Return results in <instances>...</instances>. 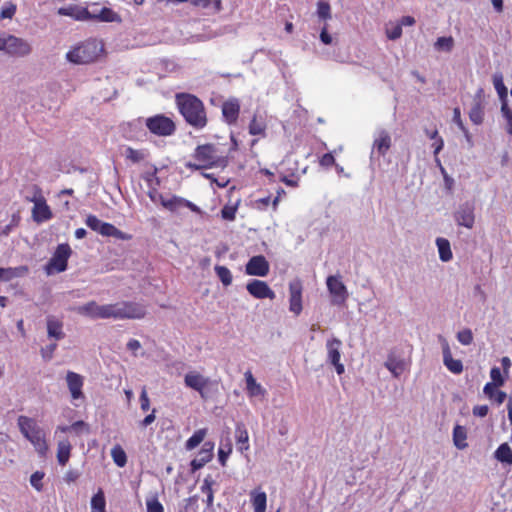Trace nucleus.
Listing matches in <instances>:
<instances>
[{
  "instance_id": "obj_1",
  "label": "nucleus",
  "mask_w": 512,
  "mask_h": 512,
  "mask_svg": "<svg viewBox=\"0 0 512 512\" xmlns=\"http://www.w3.org/2000/svg\"><path fill=\"white\" fill-rule=\"evenodd\" d=\"M175 104L187 125L196 130H202L207 126V109L199 97L186 92L176 93Z\"/></svg>"
},
{
  "instance_id": "obj_2",
  "label": "nucleus",
  "mask_w": 512,
  "mask_h": 512,
  "mask_svg": "<svg viewBox=\"0 0 512 512\" xmlns=\"http://www.w3.org/2000/svg\"><path fill=\"white\" fill-rule=\"evenodd\" d=\"M193 162H188L186 167L191 170L211 168H224L228 164L227 156L223 155L219 147L212 143L198 145L192 154Z\"/></svg>"
},
{
  "instance_id": "obj_3",
  "label": "nucleus",
  "mask_w": 512,
  "mask_h": 512,
  "mask_svg": "<svg viewBox=\"0 0 512 512\" xmlns=\"http://www.w3.org/2000/svg\"><path fill=\"white\" fill-rule=\"evenodd\" d=\"M17 424L22 435L32 444L39 456L45 457L49 451L46 433L36 420L21 415L17 419Z\"/></svg>"
},
{
  "instance_id": "obj_4",
  "label": "nucleus",
  "mask_w": 512,
  "mask_h": 512,
  "mask_svg": "<svg viewBox=\"0 0 512 512\" xmlns=\"http://www.w3.org/2000/svg\"><path fill=\"white\" fill-rule=\"evenodd\" d=\"M102 314V319H142L146 315V309L139 303L131 301H121L116 303L104 304Z\"/></svg>"
},
{
  "instance_id": "obj_5",
  "label": "nucleus",
  "mask_w": 512,
  "mask_h": 512,
  "mask_svg": "<svg viewBox=\"0 0 512 512\" xmlns=\"http://www.w3.org/2000/svg\"><path fill=\"white\" fill-rule=\"evenodd\" d=\"M104 52V45L97 39H88L66 54L68 61L74 64H88L96 61Z\"/></svg>"
},
{
  "instance_id": "obj_6",
  "label": "nucleus",
  "mask_w": 512,
  "mask_h": 512,
  "mask_svg": "<svg viewBox=\"0 0 512 512\" xmlns=\"http://www.w3.org/2000/svg\"><path fill=\"white\" fill-rule=\"evenodd\" d=\"M159 201L161 205L166 208L167 210L176 213L181 216L192 214L194 215L193 218H191V221H200L203 219V212L202 210L193 204L192 202L179 197V196H159Z\"/></svg>"
},
{
  "instance_id": "obj_7",
  "label": "nucleus",
  "mask_w": 512,
  "mask_h": 512,
  "mask_svg": "<svg viewBox=\"0 0 512 512\" xmlns=\"http://www.w3.org/2000/svg\"><path fill=\"white\" fill-rule=\"evenodd\" d=\"M145 126L151 134L159 137L171 136L176 131L174 120L164 114H156L146 118Z\"/></svg>"
},
{
  "instance_id": "obj_8",
  "label": "nucleus",
  "mask_w": 512,
  "mask_h": 512,
  "mask_svg": "<svg viewBox=\"0 0 512 512\" xmlns=\"http://www.w3.org/2000/svg\"><path fill=\"white\" fill-rule=\"evenodd\" d=\"M30 44L14 35L0 34V51L16 57H24L31 52Z\"/></svg>"
},
{
  "instance_id": "obj_9",
  "label": "nucleus",
  "mask_w": 512,
  "mask_h": 512,
  "mask_svg": "<svg viewBox=\"0 0 512 512\" xmlns=\"http://www.w3.org/2000/svg\"><path fill=\"white\" fill-rule=\"evenodd\" d=\"M28 200L33 203V207L31 209L33 221L36 223H43L52 219V210L48 205L41 188L36 187L33 196L28 198Z\"/></svg>"
},
{
  "instance_id": "obj_10",
  "label": "nucleus",
  "mask_w": 512,
  "mask_h": 512,
  "mask_svg": "<svg viewBox=\"0 0 512 512\" xmlns=\"http://www.w3.org/2000/svg\"><path fill=\"white\" fill-rule=\"evenodd\" d=\"M71 248L68 244H60L57 246L53 256L45 265V272L47 275H53L63 272L67 269V262L71 256Z\"/></svg>"
},
{
  "instance_id": "obj_11",
  "label": "nucleus",
  "mask_w": 512,
  "mask_h": 512,
  "mask_svg": "<svg viewBox=\"0 0 512 512\" xmlns=\"http://www.w3.org/2000/svg\"><path fill=\"white\" fill-rule=\"evenodd\" d=\"M327 289L331 295L333 305H342L348 298V290L340 275H330L326 279Z\"/></svg>"
},
{
  "instance_id": "obj_12",
  "label": "nucleus",
  "mask_w": 512,
  "mask_h": 512,
  "mask_svg": "<svg viewBox=\"0 0 512 512\" xmlns=\"http://www.w3.org/2000/svg\"><path fill=\"white\" fill-rule=\"evenodd\" d=\"M87 20L97 22H121L120 15L111 8L101 6L99 3H91L87 7Z\"/></svg>"
},
{
  "instance_id": "obj_13",
  "label": "nucleus",
  "mask_w": 512,
  "mask_h": 512,
  "mask_svg": "<svg viewBox=\"0 0 512 512\" xmlns=\"http://www.w3.org/2000/svg\"><path fill=\"white\" fill-rule=\"evenodd\" d=\"M341 347L342 341L336 337H332L326 342L327 360L331 365L335 367L338 375L343 374L345 371L344 365L340 361Z\"/></svg>"
},
{
  "instance_id": "obj_14",
  "label": "nucleus",
  "mask_w": 512,
  "mask_h": 512,
  "mask_svg": "<svg viewBox=\"0 0 512 512\" xmlns=\"http://www.w3.org/2000/svg\"><path fill=\"white\" fill-rule=\"evenodd\" d=\"M302 309V283L294 280L289 284V310L298 316Z\"/></svg>"
},
{
  "instance_id": "obj_15",
  "label": "nucleus",
  "mask_w": 512,
  "mask_h": 512,
  "mask_svg": "<svg viewBox=\"0 0 512 512\" xmlns=\"http://www.w3.org/2000/svg\"><path fill=\"white\" fill-rule=\"evenodd\" d=\"M247 291L257 299H274L275 293L268 284L261 280H252L246 285Z\"/></svg>"
},
{
  "instance_id": "obj_16",
  "label": "nucleus",
  "mask_w": 512,
  "mask_h": 512,
  "mask_svg": "<svg viewBox=\"0 0 512 512\" xmlns=\"http://www.w3.org/2000/svg\"><path fill=\"white\" fill-rule=\"evenodd\" d=\"M246 273L252 276L265 277L269 273V263L264 256H253L246 264Z\"/></svg>"
},
{
  "instance_id": "obj_17",
  "label": "nucleus",
  "mask_w": 512,
  "mask_h": 512,
  "mask_svg": "<svg viewBox=\"0 0 512 512\" xmlns=\"http://www.w3.org/2000/svg\"><path fill=\"white\" fill-rule=\"evenodd\" d=\"M66 383L73 400L84 398V394L82 392L84 385L83 376L76 372L68 371L66 374Z\"/></svg>"
},
{
  "instance_id": "obj_18",
  "label": "nucleus",
  "mask_w": 512,
  "mask_h": 512,
  "mask_svg": "<svg viewBox=\"0 0 512 512\" xmlns=\"http://www.w3.org/2000/svg\"><path fill=\"white\" fill-rule=\"evenodd\" d=\"M439 340L442 344V352H443V362L447 369L454 373L460 374L463 371V364L461 360L454 359L451 354L450 346L447 340L443 337H439Z\"/></svg>"
},
{
  "instance_id": "obj_19",
  "label": "nucleus",
  "mask_w": 512,
  "mask_h": 512,
  "mask_svg": "<svg viewBox=\"0 0 512 512\" xmlns=\"http://www.w3.org/2000/svg\"><path fill=\"white\" fill-rule=\"evenodd\" d=\"M222 116L228 125L237 123L240 114V102L237 98H231L225 101L221 107Z\"/></svg>"
},
{
  "instance_id": "obj_20",
  "label": "nucleus",
  "mask_w": 512,
  "mask_h": 512,
  "mask_svg": "<svg viewBox=\"0 0 512 512\" xmlns=\"http://www.w3.org/2000/svg\"><path fill=\"white\" fill-rule=\"evenodd\" d=\"M184 383L187 387L196 390L204 397V389L209 384V378L203 376L197 371H190L184 377Z\"/></svg>"
},
{
  "instance_id": "obj_21",
  "label": "nucleus",
  "mask_w": 512,
  "mask_h": 512,
  "mask_svg": "<svg viewBox=\"0 0 512 512\" xmlns=\"http://www.w3.org/2000/svg\"><path fill=\"white\" fill-rule=\"evenodd\" d=\"M384 366L393 374L394 377H399L406 369L404 359L399 357L395 352H390L384 363Z\"/></svg>"
},
{
  "instance_id": "obj_22",
  "label": "nucleus",
  "mask_w": 512,
  "mask_h": 512,
  "mask_svg": "<svg viewBox=\"0 0 512 512\" xmlns=\"http://www.w3.org/2000/svg\"><path fill=\"white\" fill-rule=\"evenodd\" d=\"M284 164L288 166L287 171L290 172V174L287 173H281L280 181L285 183L287 186L290 187H298L299 186V173L298 168L296 166V162H291L290 158H287L284 161Z\"/></svg>"
},
{
  "instance_id": "obj_23",
  "label": "nucleus",
  "mask_w": 512,
  "mask_h": 512,
  "mask_svg": "<svg viewBox=\"0 0 512 512\" xmlns=\"http://www.w3.org/2000/svg\"><path fill=\"white\" fill-rule=\"evenodd\" d=\"M103 305L98 304L96 301H89L81 306L75 308V311L83 316L92 319H102Z\"/></svg>"
},
{
  "instance_id": "obj_24",
  "label": "nucleus",
  "mask_w": 512,
  "mask_h": 512,
  "mask_svg": "<svg viewBox=\"0 0 512 512\" xmlns=\"http://www.w3.org/2000/svg\"><path fill=\"white\" fill-rule=\"evenodd\" d=\"M58 14L62 16H69L77 21H87L89 14L86 7L79 5H69L58 9Z\"/></svg>"
},
{
  "instance_id": "obj_25",
  "label": "nucleus",
  "mask_w": 512,
  "mask_h": 512,
  "mask_svg": "<svg viewBox=\"0 0 512 512\" xmlns=\"http://www.w3.org/2000/svg\"><path fill=\"white\" fill-rule=\"evenodd\" d=\"M47 334L49 338L61 340L65 337L63 332V322L55 316H48L46 319Z\"/></svg>"
},
{
  "instance_id": "obj_26",
  "label": "nucleus",
  "mask_w": 512,
  "mask_h": 512,
  "mask_svg": "<svg viewBox=\"0 0 512 512\" xmlns=\"http://www.w3.org/2000/svg\"><path fill=\"white\" fill-rule=\"evenodd\" d=\"M246 391L249 397L264 396L266 390L261 384L257 383L250 371L245 372Z\"/></svg>"
},
{
  "instance_id": "obj_27",
  "label": "nucleus",
  "mask_w": 512,
  "mask_h": 512,
  "mask_svg": "<svg viewBox=\"0 0 512 512\" xmlns=\"http://www.w3.org/2000/svg\"><path fill=\"white\" fill-rule=\"evenodd\" d=\"M483 93V89H479L477 91V97H478V101L475 102V104L471 107L470 111H469V118L471 120L472 123H474L475 125H480L483 123V120H484V108H483V105L481 103V95Z\"/></svg>"
},
{
  "instance_id": "obj_28",
  "label": "nucleus",
  "mask_w": 512,
  "mask_h": 512,
  "mask_svg": "<svg viewBox=\"0 0 512 512\" xmlns=\"http://www.w3.org/2000/svg\"><path fill=\"white\" fill-rule=\"evenodd\" d=\"M28 272L29 268L27 266L0 268V281L7 282L14 278L24 277Z\"/></svg>"
},
{
  "instance_id": "obj_29",
  "label": "nucleus",
  "mask_w": 512,
  "mask_h": 512,
  "mask_svg": "<svg viewBox=\"0 0 512 512\" xmlns=\"http://www.w3.org/2000/svg\"><path fill=\"white\" fill-rule=\"evenodd\" d=\"M457 224H473L474 208L471 204L465 203L459 207L455 214Z\"/></svg>"
},
{
  "instance_id": "obj_30",
  "label": "nucleus",
  "mask_w": 512,
  "mask_h": 512,
  "mask_svg": "<svg viewBox=\"0 0 512 512\" xmlns=\"http://www.w3.org/2000/svg\"><path fill=\"white\" fill-rule=\"evenodd\" d=\"M250 497L254 512L266 511L267 496L265 492L254 489L250 492Z\"/></svg>"
},
{
  "instance_id": "obj_31",
  "label": "nucleus",
  "mask_w": 512,
  "mask_h": 512,
  "mask_svg": "<svg viewBox=\"0 0 512 512\" xmlns=\"http://www.w3.org/2000/svg\"><path fill=\"white\" fill-rule=\"evenodd\" d=\"M373 147L377 150L378 154L384 156L391 147V137L388 132L381 131L378 138L375 139Z\"/></svg>"
},
{
  "instance_id": "obj_32",
  "label": "nucleus",
  "mask_w": 512,
  "mask_h": 512,
  "mask_svg": "<svg viewBox=\"0 0 512 512\" xmlns=\"http://www.w3.org/2000/svg\"><path fill=\"white\" fill-rule=\"evenodd\" d=\"M436 246L439 253V258L443 262H449L453 258L450 242L442 237L436 239Z\"/></svg>"
},
{
  "instance_id": "obj_33",
  "label": "nucleus",
  "mask_w": 512,
  "mask_h": 512,
  "mask_svg": "<svg viewBox=\"0 0 512 512\" xmlns=\"http://www.w3.org/2000/svg\"><path fill=\"white\" fill-rule=\"evenodd\" d=\"M72 446L70 442L65 439L57 444V461L61 466H65L70 458Z\"/></svg>"
},
{
  "instance_id": "obj_34",
  "label": "nucleus",
  "mask_w": 512,
  "mask_h": 512,
  "mask_svg": "<svg viewBox=\"0 0 512 512\" xmlns=\"http://www.w3.org/2000/svg\"><path fill=\"white\" fill-rule=\"evenodd\" d=\"M266 127L265 120L262 117L254 115L249 123V134L253 136H264Z\"/></svg>"
},
{
  "instance_id": "obj_35",
  "label": "nucleus",
  "mask_w": 512,
  "mask_h": 512,
  "mask_svg": "<svg viewBox=\"0 0 512 512\" xmlns=\"http://www.w3.org/2000/svg\"><path fill=\"white\" fill-rule=\"evenodd\" d=\"M95 232L101 234L102 236H112L118 239H128L129 236L120 230H118L115 226H90Z\"/></svg>"
},
{
  "instance_id": "obj_36",
  "label": "nucleus",
  "mask_w": 512,
  "mask_h": 512,
  "mask_svg": "<svg viewBox=\"0 0 512 512\" xmlns=\"http://www.w3.org/2000/svg\"><path fill=\"white\" fill-rule=\"evenodd\" d=\"M426 134L427 136L433 140V143H432V148L434 149L433 153H434V156H435V162L440 165V159L438 157V154L440 153V151L443 149L444 147V140L443 138L439 135L438 133V130L435 129L433 131H426Z\"/></svg>"
},
{
  "instance_id": "obj_37",
  "label": "nucleus",
  "mask_w": 512,
  "mask_h": 512,
  "mask_svg": "<svg viewBox=\"0 0 512 512\" xmlns=\"http://www.w3.org/2000/svg\"><path fill=\"white\" fill-rule=\"evenodd\" d=\"M248 439H249L248 432L245 429L244 425L241 423L237 424V426H236V441H237V444L239 445L238 449L241 453H243L244 451H247L249 449Z\"/></svg>"
},
{
  "instance_id": "obj_38",
  "label": "nucleus",
  "mask_w": 512,
  "mask_h": 512,
  "mask_svg": "<svg viewBox=\"0 0 512 512\" xmlns=\"http://www.w3.org/2000/svg\"><path fill=\"white\" fill-rule=\"evenodd\" d=\"M493 84L498 93L499 99L501 101V105H503V103H508V101H507L508 90L503 82V76L501 73H496L493 76Z\"/></svg>"
},
{
  "instance_id": "obj_39",
  "label": "nucleus",
  "mask_w": 512,
  "mask_h": 512,
  "mask_svg": "<svg viewBox=\"0 0 512 512\" xmlns=\"http://www.w3.org/2000/svg\"><path fill=\"white\" fill-rule=\"evenodd\" d=\"M496 387L497 386L492 383H487L484 386L483 392L490 399H494L498 404H502L505 401L507 394L503 391L496 390Z\"/></svg>"
},
{
  "instance_id": "obj_40",
  "label": "nucleus",
  "mask_w": 512,
  "mask_h": 512,
  "mask_svg": "<svg viewBox=\"0 0 512 512\" xmlns=\"http://www.w3.org/2000/svg\"><path fill=\"white\" fill-rule=\"evenodd\" d=\"M495 458L502 463L512 464V449L507 443L501 444L495 452Z\"/></svg>"
},
{
  "instance_id": "obj_41",
  "label": "nucleus",
  "mask_w": 512,
  "mask_h": 512,
  "mask_svg": "<svg viewBox=\"0 0 512 512\" xmlns=\"http://www.w3.org/2000/svg\"><path fill=\"white\" fill-rule=\"evenodd\" d=\"M207 435V429H199L197 430L187 441L185 444V448L187 450H193L196 448L206 437Z\"/></svg>"
},
{
  "instance_id": "obj_42",
  "label": "nucleus",
  "mask_w": 512,
  "mask_h": 512,
  "mask_svg": "<svg viewBox=\"0 0 512 512\" xmlns=\"http://www.w3.org/2000/svg\"><path fill=\"white\" fill-rule=\"evenodd\" d=\"M111 457H112L114 463L118 467H124L127 463L126 452L123 450V448L120 445H115L111 449Z\"/></svg>"
},
{
  "instance_id": "obj_43",
  "label": "nucleus",
  "mask_w": 512,
  "mask_h": 512,
  "mask_svg": "<svg viewBox=\"0 0 512 512\" xmlns=\"http://www.w3.org/2000/svg\"><path fill=\"white\" fill-rule=\"evenodd\" d=\"M453 441L454 445L458 449H464L467 447L466 443V432L465 429L459 425H457L453 430Z\"/></svg>"
},
{
  "instance_id": "obj_44",
  "label": "nucleus",
  "mask_w": 512,
  "mask_h": 512,
  "mask_svg": "<svg viewBox=\"0 0 512 512\" xmlns=\"http://www.w3.org/2000/svg\"><path fill=\"white\" fill-rule=\"evenodd\" d=\"M213 454H208L207 451L199 452L198 456L191 461L192 471L201 469L205 464L211 461Z\"/></svg>"
},
{
  "instance_id": "obj_45",
  "label": "nucleus",
  "mask_w": 512,
  "mask_h": 512,
  "mask_svg": "<svg viewBox=\"0 0 512 512\" xmlns=\"http://www.w3.org/2000/svg\"><path fill=\"white\" fill-rule=\"evenodd\" d=\"M105 505L104 493L100 489L91 499V510L92 512H106Z\"/></svg>"
},
{
  "instance_id": "obj_46",
  "label": "nucleus",
  "mask_w": 512,
  "mask_h": 512,
  "mask_svg": "<svg viewBox=\"0 0 512 512\" xmlns=\"http://www.w3.org/2000/svg\"><path fill=\"white\" fill-rule=\"evenodd\" d=\"M147 512H163V506L158 501L157 492H151L146 499Z\"/></svg>"
},
{
  "instance_id": "obj_47",
  "label": "nucleus",
  "mask_w": 512,
  "mask_h": 512,
  "mask_svg": "<svg viewBox=\"0 0 512 512\" xmlns=\"http://www.w3.org/2000/svg\"><path fill=\"white\" fill-rule=\"evenodd\" d=\"M434 47L438 51L450 52L454 47V39L451 36L439 37L434 43Z\"/></svg>"
},
{
  "instance_id": "obj_48",
  "label": "nucleus",
  "mask_w": 512,
  "mask_h": 512,
  "mask_svg": "<svg viewBox=\"0 0 512 512\" xmlns=\"http://www.w3.org/2000/svg\"><path fill=\"white\" fill-rule=\"evenodd\" d=\"M215 272L224 286H229L232 283L231 272L225 266H215Z\"/></svg>"
},
{
  "instance_id": "obj_49",
  "label": "nucleus",
  "mask_w": 512,
  "mask_h": 512,
  "mask_svg": "<svg viewBox=\"0 0 512 512\" xmlns=\"http://www.w3.org/2000/svg\"><path fill=\"white\" fill-rule=\"evenodd\" d=\"M501 113L507 122L506 131L512 136V110L508 106V103L501 105Z\"/></svg>"
},
{
  "instance_id": "obj_50",
  "label": "nucleus",
  "mask_w": 512,
  "mask_h": 512,
  "mask_svg": "<svg viewBox=\"0 0 512 512\" xmlns=\"http://www.w3.org/2000/svg\"><path fill=\"white\" fill-rule=\"evenodd\" d=\"M317 14L320 18L327 20L331 18V8L327 2L320 1L317 5Z\"/></svg>"
},
{
  "instance_id": "obj_51",
  "label": "nucleus",
  "mask_w": 512,
  "mask_h": 512,
  "mask_svg": "<svg viewBox=\"0 0 512 512\" xmlns=\"http://www.w3.org/2000/svg\"><path fill=\"white\" fill-rule=\"evenodd\" d=\"M125 155H126V158L131 160L133 163H138V162L144 160V158H145V154L142 151L133 149L131 147H128L126 149Z\"/></svg>"
},
{
  "instance_id": "obj_52",
  "label": "nucleus",
  "mask_w": 512,
  "mask_h": 512,
  "mask_svg": "<svg viewBox=\"0 0 512 512\" xmlns=\"http://www.w3.org/2000/svg\"><path fill=\"white\" fill-rule=\"evenodd\" d=\"M237 207L235 205H225L221 210L223 220L233 221L235 219Z\"/></svg>"
},
{
  "instance_id": "obj_53",
  "label": "nucleus",
  "mask_w": 512,
  "mask_h": 512,
  "mask_svg": "<svg viewBox=\"0 0 512 512\" xmlns=\"http://www.w3.org/2000/svg\"><path fill=\"white\" fill-rule=\"evenodd\" d=\"M458 341L463 345H470L473 342V334L470 329H463L457 333Z\"/></svg>"
},
{
  "instance_id": "obj_54",
  "label": "nucleus",
  "mask_w": 512,
  "mask_h": 512,
  "mask_svg": "<svg viewBox=\"0 0 512 512\" xmlns=\"http://www.w3.org/2000/svg\"><path fill=\"white\" fill-rule=\"evenodd\" d=\"M44 478V473L41 471L34 472L30 477V484L37 490L41 491L43 488L42 480Z\"/></svg>"
},
{
  "instance_id": "obj_55",
  "label": "nucleus",
  "mask_w": 512,
  "mask_h": 512,
  "mask_svg": "<svg viewBox=\"0 0 512 512\" xmlns=\"http://www.w3.org/2000/svg\"><path fill=\"white\" fill-rule=\"evenodd\" d=\"M490 377L493 380L495 386H502L504 384V378L502 377L501 371L498 367H493L490 371Z\"/></svg>"
},
{
  "instance_id": "obj_56",
  "label": "nucleus",
  "mask_w": 512,
  "mask_h": 512,
  "mask_svg": "<svg viewBox=\"0 0 512 512\" xmlns=\"http://www.w3.org/2000/svg\"><path fill=\"white\" fill-rule=\"evenodd\" d=\"M69 428L76 434L89 433V426L84 421H76Z\"/></svg>"
},
{
  "instance_id": "obj_57",
  "label": "nucleus",
  "mask_w": 512,
  "mask_h": 512,
  "mask_svg": "<svg viewBox=\"0 0 512 512\" xmlns=\"http://www.w3.org/2000/svg\"><path fill=\"white\" fill-rule=\"evenodd\" d=\"M386 35H387V38L390 39V40H396V39L400 38L401 35H402V27H401V25L398 23L397 25H395L391 29L387 28L386 29Z\"/></svg>"
},
{
  "instance_id": "obj_58",
  "label": "nucleus",
  "mask_w": 512,
  "mask_h": 512,
  "mask_svg": "<svg viewBox=\"0 0 512 512\" xmlns=\"http://www.w3.org/2000/svg\"><path fill=\"white\" fill-rule=\"evenodd\" d=\"M453 122L458 126V128L462 132H467V128L465 127L462 119H461V111L460 108L456 107L453 110Z\"/></svg>"
},
{
  "instance_id": "obj_59",
  "label": "nucleus",
  "mask_w": 512,
  "mask_h": 512,
  "mask_svg": "<svg viewBox=\"0 0 512 512\" xmlns=\"http://www.w3.org/2000/svg\"><path fill=\"white\" fill-rule=\"evenodd\" d=\"M322 167L329 168L335 164V158L332 153H325L319 160Z\"/></svg>"
},
{
  "instance_id": "obj_60",
  "label": "nucleus",
  "mask_w": 512,
  "mask_h": 512,
  "mask_svg": "<svg viewBox=\"0 0 512 512\" xmlns=\"http://www.w3.org/2000/svg\"><path fill=\"white\" fill-rule=\"evenodd\" d=\"M56 347H57V345L54 343V344H50V345L46 346L45 348H42L41 355H42L43 359L46 361L51 360Z\"/></svg>"
},
{
  "instance_id": "obj_61",
  "label": "nucleus",
  "mask_w": 512,
  "mask_h": 512,
  "mask_svg": "<svg viewBox=\"0 0 512 512\" xmlns=\"http://www.w3.org/2000/svg\"><path fill=\"white\" fill-rule=\"evenodd\" d=\"M231 452H232L231 444L227 445V450H224L222 448L219 449L218 457H219V462L221 463L222 466L226 465L227 459Z\"/></svg>"
},
{
  "instance_id": "obj_62",
  "label": "nucleus",
  "mask_w": 512,
  "mask_h": 512,
  "mask_svg": "<svg viewBox=\"0 0 512 512\" xmlns=\"http://www.w3.org/2000/svg\"><path fill=\"white\" fill-rule=\"evenodd\" d=\"M16 12V6L11 4L7 7L2 8L0 11V19L12 18Z\"/></svg>"
},
{
  "instance_id": "obj_63",
  "label": "nucleus",
  "mask_w": 512,
  "mask_h": 512,
  "mask_svg": "<svg viewBox=\"0 0 512 512\" xmlns=\"http://www.w3.org/2000/svg\"><path fill=\"white\" fill-rule=\"evenodd\" d=\"M127 348L130 350L134 356H138V351L142 348L141 343L136 339H130L127 343Z\"/></svg>"
},
{
  "instance_id": "obj_64",
  "label": "nucleus",
  "mask_w": 512,
  "mask_h": 512,
  "mask_svg": "<svg viewBox=\"0 0 512 512\" xmlns=\"http://www.w3.org/2000/svg\"><path fill=\"white\" fill-rule=\"evenodd\" d=\"M140 403H141V409L143 411H148L150 408V400L147 394L146 389L144 388L140 395Z\"/></svg>"
}]
</instances>
